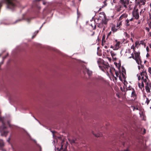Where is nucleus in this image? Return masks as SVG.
Instances as JSON below:
<instances>
[{"instance_id": "obj_1", "label": "nucleus", "mask_w": 151, "mask_h": 151, "mask_svg": "<svg viewBox=\"0 0 151 151\" xmlns=\"http://www.w3.org/2000/svg\"><path fill=\"white\" fill-rule=\"evenodd\" d=\"M100 14H102L103 17L101 18V17H99L98 20V27L99 28H103V31H104L107 27V22L109 19L107 18L104 12L100 13Z\"/></svg>"}, {"instance_id": "obj_2", "label": "nucleus", "mask_w": 151, "mask_h": 151, "mask_svg": "<svg viewBox=\"0 0 151 151\" xmlns=\"http://www.w3.org/2000/svg\"><path fill=\"white\" fill-rule=\"evenodd\" d=\"M136 5L132 12L133 17L137 19H138L139 17V9L140 14L142 13V0H135Z\"/></svg>"}, {"instance_id": "obj_3", "label": "nucleus", "mask_w": 151, "mask_h": 151, "mask_svg": "<svg viewBox=\"0 0 151 151\" xmlns=\"http://www.w3.org/2000/svg\"><path fill=\"white\" fill-rule=\"evenodd\" d=\"M4 118L0 116V121L2 122V126L0 127V132L2 136H6L9 132L6 130V127L4 122Z\"/></svg>"}, {"instance_id": "obj_4", "label": "nucleus", "mask_w": 151, "mask_h": 151, "mask_svg": "<svg viewBox=\"0 0 151 151\" xmlns=\"http://www.w3.org/2000/svg\"><path fill=\"white\" fill-rule=\"evenodd\" d=\"M15 1L16 0H5L7 7L11 9H13L16 6L14 3Z\"/></svg>"}, {"instance_id": "obj_5", "label": "nucleus", "mask_w": 151, "mask_h": 151, "mask_svg": "<svg viewBox=\"0 0 151 151\" xmlns=\"http://www.w3.org/2000/svg\"><path fill=\"white\" fill-rule=\"evenodd\" d=\"M136 95H131V97H133L134 98V99H130V101L131 103H132V105L130 108V110H131V109H132L133 110V111H134V110L136 109L137 110L138 109V108H137V107L136 108L135 107V106H134V100H135V99L136 98Z\"/></svg>"}, {"instance_id": "obj_6", "label": "nucleus", "mask_w": 151, "mask_h": 151, "mask_svg": "<svg viewBox=\"0 0 151 151\" xmlns=\"http://www.w3.org/2000/svg\"><path fill=\"white\" fill-rule=\"evenodd\" d=\"M134 54L135 55V60L137 63L138 65H141L142 61L140 58V52H136L134 53Z\"/></svg>"}, {"instance_id": "obj_7", "label": "nucleus", "mask_w": 151, "mask_h": 151, "mask_svg": "<svg viewBox=\"0 0 151 151\" xmlns=\"http://www.w3.org/2000/svg\"><path fill=\"white\" fill-rule=\"evenodd\" d=\"M121 5L125 9L127 8V5L129 4V0H120L119 1Z\"/></svg>"}, {"instance_id": "obj_8", "label": "nucleus", "mask_w": 151, "mask_h": 151, "mask_svg": "<svg viewBox=\"0 0 151 151\" xmlns=\"http://www.w3.org/2000/svg\"><path fill=\"white\" fill-rule=\"evenodd\" d=\"M104 68L105 69V70L108 72L109 71H109L110 73H111V75L114 76L113 73H112V68H111L109 64L107 63L106 64L104 65Z\"/></svg>"}, {"instance_id": "obj_9", "label": "nucleus", "mask_w": 151, "mask_h": 151, "mask_svg": "<svg viewBox=\"0 0 151 151\" xmlns=\"http://www.w3.org/2000/svg\"><path fill=\"white\" fill-rule=\"evenodd\" d=\"M126 74V71L124 69V68L123 67H122V77L124 79H125L126 78L125 76V74Z\"/></svg>"}, {"instance_id": "obj_10", "label": "nucleus", "mask_w": 151, "mask_h": 151, "mask_svg": "<svg viewBox=\"0 0 151 151\" xmlns=\"http://www.w3.org/2000/svg\"><path fill=\"white\" fill-rule=\"evenodd\" d=\"M127 17V14L126 13H124L122 14L120 17L119 20H121L123 18H126Z\"/></svg>"}, {"instance_id": "obj_11", "label": "nucleus", "mask_w": 151, "mask_h": 151, "mask_svg": "<svg viewBox=\"0 0 151 151\" xmlns=\"http://www.w3.org/2000/svg\"><path fill=\"white\" fill-rule=\"evenodd\" d=\"M123 7L121 5H119L116 7V10L118 12H119L123 8Z\"/></svg>"}, {"instance_id": "obj_12", "label": "nucleus", "mask_w": 151, "mask_h": 151, "mask_svg": "<svg viewBox=\"0 0 151 151\" xmlns=\"http://www.w3.org/2000/svg\"><path fill=\"white\" fill-rule=\"evenodd\" d=\"M150 100H151V95H148V98H147V101H146V103L147 105L150 102Z\"/></svg>"}, {"instance_id": "obj_13", "label": "nucleus", "mask_w": 151, "mask_h": 151, "mask_svg": "<svg viewBox=\"0 0 151 151\" xmlns=\"http://www.w3.org/2000/svg\"><path fill=\"white\" fill-rule=\"evenodd\" d=\"M105 35H104L103 36L102 38V45H103L104 44V43H105Z\"/></svg>"}, {"instance_id": "obj_14", "label": "nucleus", "mask_w": 151, "mask_h": 151, "mask_svg": "<svg viewBox=\"0 0 151 151\" xmlns=\"http://www.w3.org/2000/svg\"><path fill=\"white\" fill-rule=\"evenodd\" d=\"M120 44L119 42H117L116 44L115 45V47L117 49L119 48Z\"/></svg>"}, {"instance_id": "obj_15", "label": "nucleus", "mask_w": 151, "mask_h": 151, "mask_svg": "<svg viewBox=\"0 0 151 151\" xmlns=\"http://www.w3.org/2000/svg\"><path fill=\"white\" fill-rule=\"evenodd\" d=\"M86 71L88 76H90L92 74V71L89 70L88 69H86Z\"/></svg>"}, {"instance_id": "obj_16", "label": "nucleus", "mask_w": 151, "mask_h": 151, "mask_svg": "<svg viewBox=\"0 0 151 151\" xmlns=\"http://www.w3.org/2000/svg\"><path fill=\"white\" fill-rule=\"evenodd\" d=\"M90 25L92 27V28L93 30H95L96 29V26L94 23L93 24H90Z\"/></svg>"}, {"instance_id": "obj_17", "label": "nucleus", "mask_w": 151, "mask_h": 151, "mask_svg": "<svg viewBox=\"0 0 151 151\" xmlns=\"http://www.w3.org/2000/svg\"><path fill=\"white\" fill-rule=\"evenodd\" d=\"M4 145V143L2 140L0 139V147H2Z\"/></svg>"}, {"instance_id": "obj_18", "label": "nucleus", "mask_w": 151, "mask_h": 151, "mask_svg": "<svg viewBox=\"0 0 151 151\" xmlns=\"http://www.w3.org/2000/svg\"><path fill=\"white\" fill-rule=\"evenodd\" d=\"M104 65L105 64H104V65H103L102 66H99L100 68H101L102 70L104 72H105V68H104Z\"/></svg>"}, {"instance_id": "obj_19", "label": "nucleus", "mask_w": 151, "mask_h": 151, "mask_svg": "<svg viewBox=\"0 0 151 151\" xmlns=\"http://www.w3.org/2000/svg\"><path fill=\"white\" fill-rule=\"evenodd\" d=\"M112 69L113 70L112 71H115V74L116 75V76L117 77L118 76H119V73L117 71H116L115 69L114 68H112Z\"/></svg>"}, {"instance_id": "obj_20", "label": "nucleus", "mask_w": 151, "mask_h": 151, "mask_svg": "<svg viewBox=\"0 0 151 151\" xmlns=\"http://www.w3.org/2000/svg\"><path fill=\"white\" fill-rule=\"evenodd\" d=\"M140 76H142V72H140L139 73V74H137V76L138 77V80H140L141 79Z\"/></svg>"}, {"instance_id": "obj_21", "label": "nucleus", "mask_w": 151, "mask_h": 151, "mask_svg": "<svg viewBox=\"0 0 151 151\" xmlns=\"http://www.w3.org/2000/svg\"><path fill=\"white\" fill-rule=\"evenodd\" d=\"M110 53L112 58H113V57H114L116 55V54L115 53L112 51L110 52Z\"/></svg>"}, {"instance_id": "obj_22", "label": "nucleus", "mask_w": 151, "mask_h": 151, "mask_svg": "<svg viewBox=\"0 0 151 151\" xmlns=\"http://www.w3.org/2000/svg\"><path fill=\"white\" fill-rule=\"evenodd\" d=\"M145 89L147 92H150V89L148 86H145Z\"/></svg>"}, {"instance_id": "obj_23", "label": "nucleus", "mask_w": 151, "mask_h": 151, "mask_svg": "<svg viewBox=\"0 0 151 151\" xmlns=\"http://www.w3.org/2000/svg\"><path fill=\"white\" fill-rule=\"evenodd\" d=\"M93 134L97 137H99L102 135V134L101 133H98V134H94V133Z\"/></svg>"}, {"instance_id": "obj_24", "label": "nucleus", "mask_w": 151, "mask_h": 151, "mask_svg": "<svg viewBox=\"0 0 151 151\" xmlns=\"http://www.w3.org/2000/svg\"><path fill=\"white\" fill-rule=\"evenodd\" d=\"M129 20L127 19L126 20V24L127 26H129Z\"/></svg>"}, {"instance_id": "obj_25", "label": "nucleus", "mask_w": 151, "mask_h": 151, "mask_svg": "<svg viewBox=\"0 0 151 151\" xmlns=\"http://www.w3.org/2000/svg\"><path fill=\"white\" fill-rule=\"evenodd\" d=\"M107 1V0H104V1H103V3L104 4V6H103L102 7L104 6H106L107 5V4L106 3Z\"/></svg>"}, {"instance_id": "obj_26", "label": "nucleus", "mask_w": 151, "mask_h": 151, "mask_svg": "<svg viewBox=\"0 0 151 151\" xmlns=\"http://www.w3.org/2000/svg\"><path fill=\"white\" fill-rule=\"evenodd\" d=\"M133 58V59H135V57H134V54L133 53H132L131 54V56H130L129 57V58Z\"/></svg>"}, {"instance_id": "obj_27", "label": "nucleus", "mask_w": 151, "mask_h": 151, "mask_svg": "<svg viewBox=\"0 0 151 151\" xmlns=\"http://www.w3.org/2000/svg\"><path fill=\"white\" fill-rule=\"evenodd\" d=\"M111 30L112 31L115 32L116 31L117 29H115L114 27H112L111 28Z\"/></svg>"}, {"instance_id": "obj_28", "label": "nucleus", "mask_w": 151, "mask_h": 151, "mask_svg": "<svg viewBox=\"0 0 151 151\" xmlns=\"http://www.w3.org/2000/svg\"><path fill=\"white\" fill-rule=\"evenodd\" d=\"M138 86L140 88L142 89V84H141V83H138Z\"/></svg>"}, {"instance_id": "obj_29", "label": "nucleus", "mask_w": 151, "mask_h": 151, "mask_svg": "<svg viewBox=\"0 0 151 151\" xmlns=\"http://www.w3.org/2000/svg\"><path fill=\"white\" fill-rule=\"evenodd\" d=\"M142 151H149L148 149L147 148H144Z\"/></svg>"}, {"instance_id": "obj_30", "label": "nucleus", "mask_w": 151, "mask_h": 151, "mask_svg": "<svg viewBox=\"0 0 151 151\" xmlns=\"http://www.w3.org/2000/svg\"><path fill=\"white\" fill-rule=\"evenodd\" d=\"M146 130L144 128L143 129V133L142 134H145L146 133Z\"/></svg>"}, {"instance_id": "obj_31", "label": "nucleus", "mask_w": 151, "mask_h": 151, "mask_svg": "<svg viewBox=\"0 0 151 151\" xmlns=\"http://www.w3.org/2000/svg\"><path fill=\"white\" fill-rule=\"evenodd\" d=\"M148 71L151 74V68L150 67L148 68Z\"/></svg>"}, {"instance_id": "obj_32", "label": "nucleus", "mask_w": 151, "mask_h": 151, "mask_svg": "<svg viewBox=\"0 0 151 151\" xmlns=\"http://www.w3.org/2000/svg\"><path fill=\"white\" fill-rule=\"evenodd\" d=\"M146 49L147 51V52H149V48L148 46H147L146 47Z\"/></svg>"}, {"instance_id": "obj_33", "label": "nucleus", "mask_w": 151, "mask_h": 151, "mask_svg": "<svg viewBox=\"0 0 151 151\" xmlns=\"http://www.w3.org/2000/svg\"><path fill=\"white\" fill-rule=\"evenodd\" d=\"M111 33V32H109L107 35V37H108L109 36H110Z\"/></svg>"}, {"instance_id": "obj_34", "label": "nucleus", "mask_w": 151, "mask_h": 151, "mask_svg": "<svg viewBox=\"0 0 151 151\" xmlns=\"http://www.w3.org/2000/svg\"><path fill=\"white\" fill-rule=\"evenodd\" d=\"M145 29L146 31H147V32H149V28L148 27H146L145 28Z\"/></svg>"}, {"instance_id": "obj_35", "label": "nucleus", "mask_w": 151, "mask_h": 151, "mask_svg": "<svg viewBox=\"0 0 151 151\" xmlns=\"http://www.w3.org/2000/svg\"><path fill=\"white\" fill-rule=\"evenodd\" d=\"M130 48H129L128 49V50H127V52H128L129 53H130Z\"/></svg>"}, {"instance_id": "obj_36", "label": "nucleus", "mask_w": 151, "mask_h": 151, "mask_svg": "<svg viewBox=\"0 0 151 151\" xmlns=\"http://www.w3.org/2000/svg\"><path fill=\"white\" fill-rule=\"evenodd\" d=\"M139 42H137V41L136 42H135V45H136V46H137V45L138 44H139Z\"/></svg>"}, {"instance_id": "obj_37", "label": "nucleus", "mask_w": 151, "mask_h": 151, "mask_svg": "<svg viewBox=\"0 0 151 151\" xmlns=\"http://www.w3.org/2000/svg\"><path fill=\"white\" fill-rule=\"evenodd\" d=\"M113 60L114 61H116V57H113V58H112Z\"/></svg>"}, {"instance_id": "obj_38", "label": "nucleus", "mask_w": 151, "mask_h": 151, "mask_svg": "<svg viewBox=\"0 0 151 151\" xmlns=\"http://www.w3.org/2000/svg\"><path fill=\"white\" fill-rule=\"evenodd\" d=\"M71 143H76V142L73 139L71 141Z\"/></svg>"}, {"instance_id": "obj_39", "label": "nucleus", "mask_w": 151, "mask_h": 151, "mask_svg": "<svg viewBox=\"0 0 151 151\" xmlns=\"http://www.w3.org/2000/svg\"><path fill=\"white\" fill-rule=\"evenodd\" d=\"M134 46L133 45H132L131 47V49H134Z\"/></svg>"}, {"instance_id": "obj_40", "label": "nucleus", "mask_w": 151, "mask_h": 151, "mask_svg": "<svg viewBox=\"0 0 151 151\" xmlns=\"http://www.w3.org/2000/svg\"><path fill=\"white\" fill-rule=\"evenodd\" d=\"M149 26L150 28L151 29V22H150V23L149 24Z\"/></svg>"}, {"instance_id": "obj_41", "label": "nucleus", "mask_w": 151, "mask_h": 151, "mask_svg": "<svg viewBox=\"0 0 151 151\" xmlns=\"http://www.w3.org/2000/svg\"><path fill=\"white\" fill-rule=\"evenodd\" d=\"M145 4V2L143 1H142V5H144Z\"/></svg>"}, {"instance_id": "obj_42", "label": "nucleus", "mask_w": 151, "mask_h": 151, "mask_svg": "<svg viewBox=\"0 0 151 151\" xmlns=\"http://www.w3.org/2000/svg\"><path fill=\"white\" fill-rule=\"evenodd\" d=\"M138 68L139 70L140 69H141L140 66L139 65H138Z\"/></svg>"}, {"instance_id": "obj_43", "label": "nucleus", "mask_w": 151, "mask_h": 151, "mask_svg": "<svg viewBox=\"0 0 151 151\" xmlns=\"http://www.w3.org/2000/svg\"><path fill=\"white\" fill-rule=\"evenodd\" d=\"M95 34V32H93V33L91 34V36H93Z\"/></svg>"}, {"instance_id": "obj_44", "label": "nucleus", "mask_w": 151, "mask_h": 151, "mask_svg": "<svg viewBox=\"0 0 151 151\" xmlns=\"http://www.w3.org/2000/svg\"><path fill=\"white\" fill-rule=\"evenodd\" d=\"M43 4L44 5H45L46 4V2L45 1H43Z\"/></svg>"}, {"instance_id": "obj_45", "label": "nucleus", "mask_w": 151, "mask_h": 151, "mask_svg": "<svg viewBox=\"0 0 151 151\" xmlns=\"http://www.w3.org/2000/svg\"><path fill=\"white\" fill-rule=\"evenodd\" d=\"M131 94H132V95L134 94V91L133 92H132Z\"/></svg>"}, {"instance_id": "obj_46", "label": "nucleus", "mask_w": 151, "mask_h": 151, "mask_svg": "<svg viewBox=\"0 0 151 151\" xmlns=\"http://www.w3.org/2000/svg\"><path fill=\"white\" fill-rule=\"evenodd\" d=\"M129 21H132L133 20V18H132L131 19H129Z\"/></svg>"}, {"instance_id": "obj_47", "label": "nucleus", "mask_w": 151, "mask_h": 151, "mask_svg": "<svg viewBox=\"0 0 151 151\" xmlns=\"http://www.w3.org/2000/svg\"><path fill=\"white\" fill-rule=\"evenodd\" d=\"M149 56V54L148 53H147V55H146V56L147 57H148Z\"/></svg>"}, {"instance_id": "obj_48", "label": "nucleus", "mask_w": 151, "mask_h": 151, "mask_svg": "<svg viewBox=\"0 0 151 151\" xmlns=\"http://www.w3.org/2000/svg\"><path fill=\"white\" fill-rule=\"evenodd\" d=\"M122 25V22H121L119 23V26L120 25Z\"/></svg>"}, {"instance_id": "obj_49", "label": "nucleus", "mask_w": 151, "mask_h": 151, "mask_svg": "<svg viewBox=\"0 0 151 151\" xmlns=\"http://www.w3.org/2000/svg\"><path fill=\"white\" fill-rule=\"evenodd\" d=\"M108 47H107V46H104V47H105V48H106V49L107 48H108Z\"/></svg>"}, {"instance_id": "obj_50", "label": "nucleus", "mask_w": 151, "mask_h": 151, "mask_svg": "<svg viewBox=\"0 0 151 151\" xmlns=\"http://www.w3.org/2000/svg\"><path fill=\"white\" fill-rule=\"evenodd\" d=\"M142 45H144V46H145V44L144 43H143V42H142Z\"/></svg>"}, {"instance_id": "obj_51", "label": "nucleus", "mask_w": 151, "mask_h": 151, "mask_svg": "<svg viewBox=\"0 0 151 151\" xmlns=\"http://www.w3.org/2000/svg\"><path fill=\"white\" fill-rule=\"evenodd\" d=\"M121 95H116L119 98V97H120V96Z\"/></svg>"}, {"instance_id": "obj_52", "label": "nucleus", "mask_w": 151, "mask_h": 151, "mask_svg": "<svg viewBox=\"0 0 151 151\" xmlns=\"http://www.w3.org/2000/svg\"><path fill=\"white\" fill-rule=\"evenodd\" d=\"M110 48H114V47H113V46L112 45H111L110 46Z\"/></svg>"}, {"instance_id": "obj_53", "label": "nucleus", "mask_w": 151, "mask_h": 151, "mask_svg": "<svg viewBox=\"0 0 151 151\" xmlns=\"http://www.w3.org/2000/svg\"><path fill=\"white\" fill-rule=\"evenodd\" d=\"M144 84L142 82V87H144Z\"/></svg>"}, {"instance_id": "obj_54", "label": "nucleus", "mask_w": 151, "mask_h": 151, "mask_svg": "<svg viewBox=\"0 0 151 151\" xmlns=\"http://www.w3.org/2000/svg\"><path fill=\"white\" fill-rule=\"evenodd\" d=\"M113 2L114 3H116V0H113Z\"/></svg>"}, {"instance_id": "obj_55", "label": "nucleus", "mask_w": 151, "mask_h": 151, "mask_svg": "<svg viewBox=\"0 0 151 151\" xmlns=\"http://www.w3.org/2000/svg\"><path fill=\"white\" fill-rule=\"evenodd\" d=\"M124 151H129V150L128 149H126L124 150Z\"/></svg>"}, {"instance_id": "obj_56", "label": "nucleus", "mask_w": 151, "mask_h": 151, "mask_svg": "<svg viewBox=\"0 0 151 151\" xmlns=\"http://www.w3.org/2000/svg\"><path fill=\"white\" fill-rule=\"evenodd\" d=\"M109 51H110V50H106V52H109Z\"/></svg>"}, {"instance_id": "obj_57", "label": "nucleus", "mask_w": 151, "mask_h": 151, "mask_svg": "<svg viewBox=\"0 0 151 151\" xmlns=\"http://www.w3.org/2000/svg\"><path fill=\"white\" fill-rule=\"evenodd\" d=\"M21 19H19V20H17V21H16V22L20 21H21Z\"/></svg>"}, {"instance_id": "obj_58", "label": "nucleus", "mask_w": 151, "mask_h": 151, "mask_svg": "<svg viewBox=\"0 0 151 151\" xmlns=\"http://www.w3.org/2000/svg\"><path fill=\"white\" fill-rule=\"evenodd\" d=\"M8 124H9V127H11V125L9 124V122H8Z\"/></svg>"}, {"instance_id": "obj_59", "label": "nucleus", "mask_w": 151, "mask_h": 151, "mask_svg": "<svg viewBox=\"0 0 151 151\" xmlns=\"http://www.w3.org/2000/svg\"><path fill=\"white\" fill-rule=\"evenodd\" d=\"M2 5H1V3L0 2V8L1 6Z\"/></svg>"}, {"instance_id": "obj_60", "label": "nucleus", "mask_w": 151, "mask_h": 151, "mask_svg": "<svg viewBox=\"0 0 151 151\" xmlns=\"http://www.w3.org/2000/svg\"><path fill=\"white\" fill-rule=\"evenodd\" d=\"M149 34H150V36H151V32H150L149 33Z\"/></svg>"}, {"instance_id": "obj_61", "label": "nucleus", "mask_w": 151, "mask_h": 151, "mask_svg": "<svg viewBox=\"0 0 151 151\" xmlns=\"http://www.w3.org/2000/svg\"><path fill=\"white\" fill-rule=\"evenodd\" d=\"M35 36L33 35L32 36V38H33L35 37Z\"/></svg>"}, {"instance_id": "obj_62", "label": "nucleus", "mask_w": 151, "mask_h": 151, "mask_svg": "<svg viewBox=\"0 0 151 151\" xmlns=\"http://www.w3.org/2000/svg\"><path fill=\"white\" fill-rule=\"evenodd\" d=\"M149 46L150 48H151V44Z\"/></svg>"}, {"instance_id": "obj_63", "label": "nucleus", "mask_w": 151, "mask_h": 151, "mask_svg": "<svg viewBox=\"0 0 151 151\" xmlns=\"http://www.w3.org/2000/svg\"><path fill=\"white\" fill-rule=\"evenodd\" d=\"M140 21H139L138 22V24H140Z\"/></svg>"}, {"instance_id": "obj_64", "label": "nucleus", "mask_w": 151, "mask_h": 151, "mask_svg": "<svg viewBox=\"0 0 151 151\" xmlns=\"http://www.w3.org/2000/svg\"><path fill=\"white\" fill-rule=\"evenodd\" d=\"M150 7L151 8V3L150 4Z\"/></svg>"}]
</instances>
